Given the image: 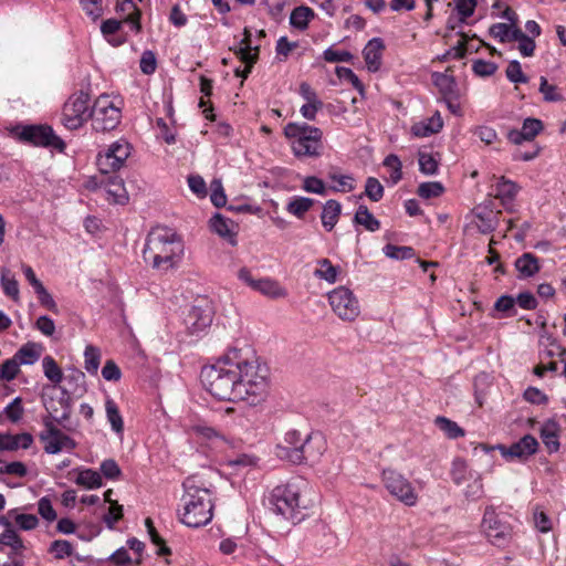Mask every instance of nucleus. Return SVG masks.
I'll use <instances>...</instances> for the list:
<instances>
[{
  "instance_id": "obj_1",
  "label": "nucleus",
  "mask_w": 566,
  "mask_h": 566,
  "mask_svg": "<svg viewBox=\"0 0 566 566\" xmlns=\"http://www.w3.org/2000/svg\"><path fill=\"white\" fill-rule=\"evenodd\" d=\"M201 379L206 389L220 400L256 406L268 396L266 370L248 345L232 347L214 364L203 367Z\"/></svg>"
},
{
  "instance_id": "obj_2",
  "label": "nucleus",
  "mask_w": 566,
  "mask_h": 566,
  "mask_svg": "<svg viewBox=\"0 0 566 566\" xmlns=\"http://www.w3.org/2000/svg\"><path fill=\"white\" fill-rule=\"evenodd\" d=\"M185 254L181 237L167 227L153 228L143 250L144 261L160 273L177 270Z\"/></svg>"
},
{
  "instance_id": "obj_3",
  "label": "nucleus",
  "mask_w": 566,
  "mask_h": 566,
  "mask_svg": "<svg viewBox=\"0 0 566 566\" xmlns=\"http://www.w3.org/2000/svg\"><path fill=\"white\" fill-rule=\"evenodd\" d=\"M184 509L181 522L189 527H200L212 518V501L209 489L205 488L196 476H189L184 482Z\"/></svg>"
},
{
  "instance_id": "obj_4",
  "label": "nucleus",
  "mask_w": 566,
  "mask_h": 566,
  "mask_svg": "<svg viewBox=\"0 0 566 566\" xmlns=\"http://www.w3.org/2000/svg\"><path fill=\"white\" fill-rule=\"evenodd\" d=\"M304 486L305 484L301 481L276 485L270 496L273 511L294 524L301 522L307 509V503L302 497Z\"/></svg>"
},
{
  "instance_id": "obj_5",
  "label": "nucleus",
  "mask_w": 566,
  "mask_h": 566,
  "mask_svg": "<svg viewBox=\"0 0 566 566\" xmlns=\"http://www.w3.org/2000/svg\"><path fill=\"white\" fill-rule=\"evenodd\" d=\"M284 135L291 142L293 154L298 157H318L322 150L323 132L306 123H289Z\"/></svg>"
},
{
  "instance_id": "obj_6",
  "label": "nucleus",
  "mask_w": 566,
  "mask_h": 566,
  "mask_svg": "<svg viewBox=\"0 0 566 566\" xmlns=\"http://www.w3.org/2000/svg\"><path fill=\"white\" fill-rule=\"evenodd\" d=\"M90 118H92L90 95L83 91L71 95L63 106L62 124L67 129L75 130L81 128Z\"/></svg>"
},
{
  "instance_id": "obj_7",
  "label": "nucleus",
  "mask_w": 566,
  "mask_h": 566,
  "mask_svg": "<svg viewBox=\"0 0 566 566\" xmlns=\"http://www.w3.org/2000/svg\"><path fill=\"white\" fill-rule=\"evenodd\" d=\"M384 486L397 501L407 506H415L419 496L411 482L395 469H385L381 473Z\"/></svg>"
},
{
  "instance_id": "obj_8",
  "label": "nucleus",
  "mask_w": 566,
  "mask_h": 566,
  "mask_svg": "<svg viewBox=\"0 0 566 566\" xmlns=\"http://www.w3.org/2000/svg\"><path fill=\"white\" fill-rule=\"evenodd\" d=\"M332 311L344 322H354L360 314L359 301L352 290L338 286L328 293Z\"/></svg>"
},
{
  "instance_id": "obj_9",
  "label": "nucleus",
  "mask_w": 566,
  "mask_h": 566,
  "mask_svg": "<svg viewBox=\"0 0 566 566\" xmlns=\"http://www.w3.org/2000/svg\"><path fill=\"white\" fill-rule=\"evenodd\" d=\"M93 127L97 132L114 129L120 119V111L108 96H99L92 107Z\"/></svg>"
},
{
  "instance_id": "obj_10",
  "label": "nucleus",
  "mask_w": 566,
  "mask_h": 566,
  "mask_svg": "<svg viewBox=\"0 0 566 566\" xmlns=\"http://www.w3.org/2000/svg\"><path fill=\"white\" fill-rule=\"evenodd\" d=\"M130 155V145L124 139L113 143L104 154H98L97 166L103 175L119 170Z\"/></svg>"
},
{
  "instance_id": "obj_11",
  "label": "nucleus",
  "mask_w": 566,
  "mask_h": 566,
  "mask_svg": "<svg viewBox=\"0 0 566 566\" xmlns=\"http://www.w3.org/2000/svg\"><path fill=\"white\" fill-rule=\"evenodd\" d=\"M481 527L493 545L502 546L511 538L510 525L500 520L492 506L485 509Z\"/></svg>"
},
{
  "instance_id": "obj_12",
  "label": "nucleus",
  "mask_w": 566,
  "mask_h": 566,
  "mask_svg": "<svg viewBox=\"0 0 566 566\" xmlns=\"http://www.w3.org/2000/svg\"><path fill=\"white\" fill-rule=\"evenodd\" d=\"M44 429L39 438L44 443V451L49 454H55L62 449H74L75 442L64 434L51 420H43Z\"/></svg>"
},
{
  "instance_id": "obj_13",
  "label": "nucleus",
  "mask_w": 566,
  "mask_h": 566,
  "mask_svg": "<svg viewBox=\"0 0 566 566\" xmlns=\"http://www.w3.org/2000/svg\"><path fill=\"white\" fill-rule=\"evenodd\" d=\"M20 139L35 146H53L59 149L64 147V143L50 126H25L20 133Z\"/></svg>"
},
{
  "instance_id": "obj_14",
  "label": "nucleus",
  "mask_w": 566,
  "mask_h": 566,
  "mask_svg": "<svg viewBox=\"0 0 566 566\" xmlns=\"http://www.w3.org/2000/svg\"><path fill=\"white\" fill-rule=\"evenodd\" d=\"M304 439L297 430L287 431L283 442L277 446V457L293 464L303 463V453L300 450Z\"/></svg>"
},
{
  "instance_id": "obj_15",
  "label": "nucleus",
  "mask_w": 566,
  "mask_h": 566,
  "mask_svg": "<svg viewBox=\"0 0 566 566\" xmlns=\"http://www.w3.org/2000/svg\"><path fill=\"white\" fill-rule=\"evenodd\" d=\"M538 448L537 440L531 436L525 434L523 438H521L517 442L511 444L509 448L500 446L499 449L501 450L502 455L505 459H520V460H526L531 455L535 454Z\"/></svg>"
},
{
  "instance_id": "obj_16",
  "label": "nucleus",
  "mask_w": 566,
  "mask_h": 566,
  "mask_svg": "<svg viewBox=\"0 0 566 566\" xmlns=\"http://www.w3.org/2000/svg\"><path fill=\"white\" fill-rule=\"evenodd\" d=\"M327 449L325 437L319 432L307 434L302 443L303 462H316Z\"/></svg>"
},
{
  "instance_id": "obj_17",
  "label": "nucleus",
  "mask_w": 566,
  "mask_h": 566,
  "mask_svg": "<svg viewBox=\"0 0 566 566\" xmlns=\"http://www.w3.org/2000/svg\"><path fill=\"white\" fill-rule=\"evenodd\" d=\"M99 188L104 190L109 202L124 205L128 201L124 181L117 176H108L103 179Z\"/></svg>"
},
{
  "instance_id": "obj_18",
  "label": "nucleus",
  "mask_w": 566,
  "mask_h": 566,
  "mask_svg": "<svg viewBox=\"0 0 566 566\" xmlns=\"http://www.w3.org/2000/svg\"><path fill=\"white\" fill-rule=\"evenodd\" d=\"M210 228L222 239L227 240L232 247L237 245V234L239 226L231 219L221 213H216L210 219Z\"/></svg>"
},
{
  "instance_id": "obj_19",
  "label": "nucleus",
  "mask_w": 566,
  "mask_h": 566,
  "mask_svg": "<svg viewBox=\"0 0 566 566\" xmlns=\"http://www.w3.org/2000/svg\"><path fill=\"white\" fill-rule=\"evenodd\" d=\"M543 129V124L536 118H526L523 123L522 129H512L507 134V138L511 143L520 145L523 142L532 140Z\"/></svg>"
},
{
  "instance_id": "obj_20",
  "label": "nucleus",
  "mask_w": 566,
  "mask_h": 566,
  "mask_svg": "<svg viewBox=\"0 0 566 566\" xmlns=\"http://www.w3.org/2000/svg\"><path fill=\"white\" fill-rule=\"evenodd\" d=\"M212 316L209 310L198 306L192 307L187 317L186 325L191 334H198L210 326Z\"/></svg>"
},
{
  "instance_id": "obj_21",
  "label": "nucleus",
  "mask_w": 566,
  "mask_h": 566,
  "mask_svg": "<svg viewBox=\"0 0 566 566\" xmlns=\"http://www.w3.org/2000/svg\"><path fill=\"white\" fill-rule=\"evenodd\" d=\"M385 50L384 41L380 38H374L368 41L366 46L363 50L364 60L366 62L367 69L370 72H376L379 70L381 64V55Z\"/></svg>"
},
{
  "instance_id": "obj_22",
  "label": "nucleus",
  "mask_w": 566,
  "mask_h": 566,
  "mask_svg": "<svg viewBox=\"0 0 566 566\" xmlns=\"http://www.w3.org/2000/svg\"><path fill=\"white\" fill-rule=\"evenodd\" d=\"M45 409L49 412V417L44 420H51L52 423L64 424L71 416V406L69 400L65 398L53 399L51 398L45 403Z\"/></svg>"
},
{
  "instance_id": "obj_23",
  "label": "nucleus",
  "mask_w": 566,
  "mask_h": 566,
  "mask_svg": "<svg viewBox=\"0 0 566 566\" xmlns=\"http://www.w3.org/2000/svg\"><path fill=\"white\" fill-rule=\"evenodd\" d=\"M518 187L515 182L501 177L494 189V197L501 200L502 206L511 211L512 202L517 193Z\"/></svg>"
},
{
  "instance_id": "obj_24",
  "label": "nucleus",
  "mask_w": 566,
  "mask_h": 566,
  "mask_svg": "<svg viewBox=\"0 0 566 566\" xmlns=\"http://www.w3.org/2000/svg\"><path fill=\"white\" fill-rule=\"evenodd\" d=\"M443 127V120L439 112H436L430 118L416 123L411 126V133L417 137H428L439 133Z\"/></svg>"
},
{
  "instance_id": "obj_25",
  "label": "nucleus",
  "mask_w": 566,
  "mask_h": 566,
  "mask_svg": "<svg viewBox=\"0 0 566 566\" xmlns=\"http://www.w3.org/2000/svg\"><path fill=\"white\" fill-rule=\"evenodd\" d=\"M515 269L518 272L520 279H528L539 272L541 266L538 259L530 252L523 253L515 260Z\"/></svg>"
},
{
  "instance_id": "obj_26",
  "label": "nucleus",
  "mask_w": 566,
  "mask_h": 566,
  "mask_svg": "<svg viewBox=\"0 0 566 566\" xmlns=\"http://www.w3.org/2000/svg\"><path fill=\"white\" fill-rule=\"evenodd\" d=\"M253 290L271 298H284L287 296L286 289L270 277L258 279Z\"/></svg>"
},
{
  "instance_id": "obj_27",
  "label": "nucleus",
  "mask_w": 566,
  "mask_h": 566,
  "mask_svg": "<svg viewBox=\"0 0 566 566\" xmlns=\"http://www.w3.org/2000/svg\"><path fill=\"white\" fill-rule=\"evenodd\" d=\"M342 212V206L336 200H327L323 206V211L321 214L322 224L326 231H332L336 223L338 222V218Z\"/></svg>"
},
{
  "instance_id": "obj_28",
  "label": "nucleus",
  "mask_w": 566,
  "mask_h": 566,
  "mask_svg": "<svg viewBox=\"0 0 566 566\" xmlns=\"http://www.w3.org/2000/svg\"><path fill=\"white\" fill-rule=\"evenodd\" d=\"M558 428L555 421H547L541 428V438L549 453L557 452L559 449Z\"/></svg>"
},
{
  "instance_id": "obj_29",
  "label": "nucleus",
  "mask_w": 566,
  "mask_h": 566,
  "mask_svg": "<svg viewBox=\"0 0 566 566\" xmlns=\"http://www.w3.org/2000/svg\"><path fill=\"white\" fill-rule=\"evenodd\" d=\"M315 17L314 11L306 7L300 6L293 9L290 15V23L293 28L301 31L307 29L310 21Z\"/></svg>"
},
{
  "instance_id": "obj_30",
  "label": "nucleus",
  "mask_w": 566,
  "mask_h": 566,
  "mask_svg": "<svg viewBox=\"0 0 566 566\" xmlns=\"http://www.w3.org/2000/svg\"><path fill=\"white\" fill-rule=\"evenodd\" d=\"M117 12H128L127 18L124 20L125 22L132 23L134 30L139 32L142 29L140 25V11L136 7L133 0H122L116 4Z\"/></svg>"
},
{
  "instance_id": "obj_31",
  "label": "nucleus",
  "mask_w": 566,
  "mask_h": 566,
  "mask_svg": "<svg viewBox=\"0 0 566 566\" xmlns=\"http://www.w3.org/2000/svg\"><path fill=\"white\" fill-rule=\"evenodd\" d=\"M33 443V437L30 433H19L15 436L6 434L3 441H1V450L13 451L19 448L29 449Z\"/></svg>"
},
{
  "instance_id": "obj_32",
  "label": "nucleus",
  "mask_w": 566,
  "mask_h": 566,
  "mask_svg": "<svg viewBox=\"0 0 566 566\" xmlns=\"http://www.w3.org/2000/svg\"><path fill=\"white\" fill-rule=\"evenodd\" d=\"M39 345L34 343H27L13 356L19 361V365H32L40 358Z\"/></svg>"
},
{
  "instance_id": "obj_33",
  "label": "nucleus",
  "mask_w": 566,
  "mask_h": 566,
  "mask_svg": "<svg viewBox=\"0 0 566 566\" xmlns=\"http://www.w3.org/2000/svg\"><path fill=\"white\" fill-rule=\"evenodd\" d=\"M354 222L365 227L368 231H377L380 227V222L373 216V213L368 210L366 206H359L355 217Z\"/></svg>"
},
{
  "instance_id": "obj_34",
  "label": "nucleus",
  "mask_w": 566,
  "mask_h": 566,
  "mask_svg": "<svg viewBox=\"0 0 566 566\" xmlns=\"http://www.w3.org/2000/svg\"><path fill=\"white\" fill-rule=\"evenodd\" d=\"M105 410L112 429L117 433H122L124 430V421L119 413L118 407L113 399L108 398L105 401Z\"/></svg>"
},
{
  "instance_id": "obj_35",
  "label": "nucleus",
  "mask_w": 566,
  "mask_h": 566,
  "mask_svg": "<svg viewBox=\"0 0 566 566\" xmlns=\"http://www.w3.org/2000/svg\"><path fill=\"white\" fill-rule=\"evenodd\" d=\"M434 423L450 439H457L464 436V430L460 428L457 422L446 417L438 416Z\"/></svg>"
},
{
  "instance_id": "obj_36",
  "label": "nucleus",
  "mask_w": 566,
  "mask_h": 566,
  "mask_svg": "<svg viewBox=\"0 0 566 566\" xmlns=\"http://www.w3.org/2000/svg\"><path fill=\"white\" fill-rule=\"evenodd\" d=\"M434 83L440 88L444 98H457L455 81L453 76L447 74H434Z\"/></svg>"
},
{
  "instance_id": "obj_37",
  "label": "nucleus",
  "mask_w": 566,
  "mask_h": 566,
  "mask_svg": "<svg viewBox=\"0 0 566 566\" xmlns=\"http://www.w3.org/2000/svg\"><path fill=\"white\" fill-rule=\"evenodd\" d=\"M0 544L9 546L12 554H19L24 549L22 538L13 528L6 530L0 534Z\"/></svg>"
},
{
  "instance_id": "obj_38",
  "label": "nucleus",
  "mask_w": 566,
  "mask_h": 566,
  "mask_svg": "<svg viewBox=\"0 0 566 566\" xmlns=\"http://www.w3.org/2000/svg\"><path fill=\"white\" fill-rule=\"evenodd\" d=\"M513 41L518 42V51L525 56H532L534 54L536 43L533 38L526 35L521 29L513 32Z\"/></svg>"
},
{
  "instance_id": "obj_39",
  "label": "nucleus",
  "mask_w": 566,
  "mask_h": 566,
  "mask_svg": "<svg viewBox=\"0 0 566 566\" xmlns=\"http://www.w3.org/2000/svg\"><path fill=\"white\" fill-rule=\"evenodd\" d=\"M1 286L7 296L13 301H19V284L18 281L10 276V271L7 268L1 269Z\"/></svg>"
},
{
  "instance_id": "obj_40",
  "label": "nucleus",
  "mask_w": 566,
  "mask_h": 566,
  "mask_svg": "<svg viewBox=\"0 0 566 566\" xmlns=\"http://www.w3.org/2000/svg\"><path fill=\"white\" fill-rule=\"evenodd\" d=\"M313 205H314L313 199L306 198V197H298V198L291 200L287 203L286 210L291 214L301 219L313 207Z\"/></svg>"
},
{
  "instance_id": "obj_41",
  "label": "nucleus",
  "mask_w": 566,
  "mask_h": 566,
  "mask_svg": "<svg viewBox=\"0 0 566 566\" xmlns=\"http://www.w3.org/2000/svg\"><path fill=\"white\" fill-rule=\"evenodd\" d=\"M520 28L507 23H494L490 27V34L502 43L513 41V32Z\"/></svg>"
},
{
  "instance_id": "obj_42",
  "label": "nucleus",
  "mask_w": 566,
  "mask_h": 566,
  "mask_svg": "<svg viewBox=\"0 0 566 566\" xmlns=\"http://www.w3.org/2000/svg\"><path fill=\"white\" fill-rule=\"evenodd\" d=\"M75 483L86 489H96L102 485V478L98 472L86 469L78 473Z\"/></svg>"
},
{
  "instance_id": "obj_43",
  "label": "nucleus",
  "mask_w": 566,
  "mask_h": 566,
  "mask_svg": "<svg viewBox=\"0 0 566 566\" xmlns=\"http://www.w3.org/2000/svg\"><path fill=\"white\" fill-rule=\"evenodd\" d=\"M45 377L55 385L63 380L62 369L51 356H45L42 360Z\"/></svg>"
},
{
  "instance_id": "obj_44",
  "label": "nucleus",
  "mask_w": 566,
  "mask_h": 566,
  "mask_svg": "<svg viewBox=\"0 0 566 566\" xmlns=\"http://www.w3.org/2000/svg\"><path fill=\"white\" fill-rule=\"evenodd\" d=\"M318 265L319 268L315 270L314 275L328 283H334L338 275V268L334 266L328 259L319 260Z\"/></svg>"
},
{
  "instance_id": "obj_45",
  "label": "nucleus",
  "mask_w": 566,
  "mask_h": 566,
  "mask_svg": "<svg viewBox=\"0 0 566 566\" xmlns=\"http://www.w3.org/2000/svg\"><path fill=\"white\" fill-rule=\"evenodd\" d=\"M84 358H85V369L87 373L92 375H96L99 363H101V352L97 347L93 345H87L85 347L84 352Z\"/></svg>"
},
{
  "instance_id": "obj_46",
  "label": "nucleus",
  "mask_w": 566,
  "mask_h": 566,
  "mask_svg": "<svg viewBox=\"0 0 566 566\" xmlns=\"http://www.w3.org/2000/svg\"><path fill=\"white\" fill-rule=\"evenodd\" d=\"M472 482L464 490V496L470 501H478L484 494L482 478L478 473H470Z\"/></svg>"
},
{
  "instance_id": "obj_47",
  "label": "nucleus",
  "mask_w": 566,
  "mask_h": 566,
  "mask_svg": "<svg viewBox=\"0 0 566 566\" xmlns=\"http://www.w3.org/2000/svg\"><path fill=\"white\" fill-rule=\"evenodd\" d=\"M539 92L543 94L544 101L546 102L564 101V95L559 88L554 84H549L545 76H541L539 78Z\"/></svg>"
},
{
  "instance_id": "obj_48",
  "label": "nucleus",
  "mask_w": 566,
  "mask_h": 566,
  "mask_svg": "<svg viewBox=\"0 0 566 566\" xmlns=\"http://www.w3.org/2000/svg\"><path fill=\"white\" fill-rule=\"evenodd\" d=\"M145 526L147 528V532L149 534L151 543L154 545L158 546L157 554L160 556L170 555L171 554L170 548L166 545L165 541L157 533V531L154 526V522L150 517H147L145 520Z\"/></svg>"
},
{
  "instance_id": "obj_49",
  "label": "nucleus",
  "mask_w": 566,
  "mask_h": 566,
  "mask_svg": "<svg viewBox=\"0 0 566 566\" xmlns=\"http://www.w3.org/2000/svg\"><path fill=\"white\" fill-rule=\"evenodd\" d=\"M8 515L13 517L17 525L23 531H32L39 525V518L34 514H18L17 510H11Z\"/></svg>"
},
{
  "instance_id": "obj_50",
  "label": "nucleus",
  "mask_w": 566,
  "mask_h": 566,
  "mask_svg": "<svg viewBox=\"0 0 566 566\" xmlns=\"http://www.w3.org/2000/svg\"><path fill=\"white\" fill-rule=\"evenodd\" d=\"M475 218L478 220L476 228L481 233L489 234L495 230L497 224V218L492 212H475Z\"/></svg>"
},
{
  "instance_id": "obj_51",
  "label": "nucleus",
  "mask_w": 566,
  "mask_h": 566,
  "mask_svg": "<svg viewBox=\"0 0 566 566\" xmlns=\"http://www.w3.org/2000/svg\"><path fill=\"white\" fill-rule=\"evenodd\" d=\"M472 471L468 470V464L462 459H455L452 463L451 476L457 485H461L467 479H470Z\"/></svg>"
},
{
  "instance_id": "obj_52",
  "label": "nucleus",
  "mask_w": 566,
  "mask_h": 566,
  "mask_svg": "<svg viewBox=\"0 0 566 566\" xmlns=\"http://www.w3.org/2000/svg\"><path fill=\"white\" fill-rule=\"evenodd\" d=\"M385 255L395 260H406L415 255V251L410 247H398L394 244H386L382 249Z\"/></svg>"
},
{
  "instance_id": "obj_53",
  "label": "nucleus",
  "mask_w": 566,
  "mask_h": 566,
  "mask_svg": "<svg viewBox=\"0 0 566 566\" xmlns=\"http://www.w3.org/2000/svg\"><path fill=\"white\" fill-rule=\"evenodd\" d=\"M444 188L439 181L422 182L419 185L417 193L424 199L436 198L443 193Z\"/></svg>"
},
{
  "instance_id": "obj_54",
  "label": "nucleus",
  "mask_w": 566,
  "mask_h": 566,
  "mask_svg": "<svg viewBox=\"0 0 566 566\" xmlns=\"http://www.w3.org/2000/svg\"><path fill=\"white\" fill-rule=\"evenodd\" d=\"M19 373V361L14 359V357L7 359L0 365V381H11L18 376Z\"/></svg>"
},
{
  "instance_id": "obj_55",
  "label": "nucleus",
  "mask_w": 566,
  "mask_h": 566,
  "mask_svg": "<svg viewBox=\"0 0 566 566\" xmlns=\"http://www.w3.org/2000/svg\"><path fill=\"white\" fill-rule=\"evenodd\" d=\"M365 195L374 202L384 197V187L375 177H368L365 185Z\"/></svg>"
},
{
  "instance_id": "obj_56",
  "label": "nucleus",
  "mask_w": 566,
  "mask_h": 566,
  "mask_svg": "<svg viewBox=\"0 0 566 566\" xmlns=\"http://www.w3.org/2000/svg\"><path fill=\"white\" fill-rule=\"evenodd\" d=\"M506 77L512 83H527L528 77L523 73L521 63L516 60H513L509 63L506 71Z\"/></svg>"
},
{
  "instance_id": "obj_57",
  "label": "nucleus",
  "mask_w": 566,
  "mask_h": 566,
  "mask_svg": "<svg viewBox=\"0 0 566 566\" xmlns=\"http://www.w3.org/2000/svg\"><path fill=\"white\" fill-rule=\"evenodd\" d=\"M49 551L54 554L55 558L63 559L73 554V546L69 541L56 539L51 543Z\"/></svg>"
},
{
  "instance_id": "obj_58",
  "label": "nucleus",
  "mask_w": 566,
  "mask_h": 566,
  "mask_svg": "<svg viewBox=\"0 0 566 566\" xmlns=\"http://www.w3.org/2000/svg\"><path fill=\"white\" fill-rule=\"evenodd\" d=\"M329 179L337 184L333 187L334 191L348 192L355 189V180L349 175L331 174Z\"/></svg>"
},
{
  "instance_id": "obj_59",
  "label": "nucleus",
  "mask_w": 566,
  "mask_h": 566,
  "mask_svg": "<svg viewBox=\"0 0 566 566\" xmlns=\"http://www.w3.org/2000/svg\"><path fill=\"white\" fill-rule=\"evenodd\" d=\"M419 169L424 175H434L438 170V161L428 153H419Z\"/></svg>"
},
{
  "instance_id": "obj_60",
  "label": "nucleus",
  "mask_w": 566,
  "mask_h": 566,
  "mask_svg": "<svg viewBox=\"0 0 566 566\" xmlns=\"http://www.w3.org/2000/svg\"><path fill=\"white\" fill-rule=\"evenodd\" d=\"M542 344L546 347L545 353L548 357H564L566 356V348L563 347L555 338L549 335L543 336Z\"/></svg>"
},
{
  "instance_id": "obj_61",
  "label": "nucleus",
  "mask_w": 566,
  "mask_h": 566,
  "mask_svg": "<svg viewBox=\"0 0 566 566\" xmlns=\"http://www.w3.org/2000/svg\"><path fill=\"white\" fill-rule=\"evenodd\" d=\"M210 187H211V195H210L211 202L216 207L224 206L227 202V197H226L221 180L213 179L210 184Z\"/></svg>"
},
{
  "instance_id": "obj_62",
  "label": "nucleus",
  "mask_w": 566,
  "mask_h": 566,
  "mask_svg": "<svg viewBox=\"0 0 566 566\" xmlns=\"http://www.w3.org/2000/svg\"><path fill=\"white\" fill-rule=\"evenodd\" d=\"M84 12L96 21L103 14L102 0H80Z\"/></svg>"
},
{
  "instance_id": "obj_63",
  "label": "nucleus",
  "mask_w": 566,
  "mask_h": 566,
  "mask_svg": "<svg viewBox=\"0 0 566 566\" xmlns=\"http://www.w3.org/2000/svg\"><path fill=\"white\" fill-rule=\"evenodd\" d=\"M38 512L48 522L55 521L56 516H57L55 510L52 506L50 499L46 496H43L39 500Z\"/></svg>"
},
{
  "instance_id": "obj_64",
  "label": "nucleus",
  "mask_w": 566,
  "mask_h": 566,
  "mask_svg": "<svg viewBox=\"0 0 566 566\" xmlns=\"http://www.w3.org/2000/svg\"><path fill=\"white\" fill-rule=\"evenodd\" d=\"M297 46V42H291L286 36H281L276 42V55L280 60H286L289 54Z\"/></svg>"
}]
</instances>
